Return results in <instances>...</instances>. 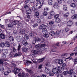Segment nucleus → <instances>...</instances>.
Segmentation results:
<instances>
[{
	"label": "nucleus",
	"instance_id": "1",
	"mask_svg": "<svg viewBox=\"0 0 77 77\" xmlns=\"http://www.w3.org/2000/svg\"><path fill=\"white\" fill-rule=\"evenodd\" d=\"M45 71L46 73L49 74V75L50 76H53L54 74H59L60 72H62V67L61 66H60L55 68H53L52 70L53 73L51 72V70H50L48 68L46 67L45 68Z\"/></svg>",
	"mask_w": 77,
	"mask_h": 77
},
{
	"label": "nucleus",
	"instance_id": "2",
	"mask_svg": "<svg viewBox=\"0 0 77 77\" xmlns=\"http://www.w3.org/2000/svg\"><path fill=\"white\" fill-rule=\"evenodd\" d=\"M46 44H40V45H35V47L38 49H40V50L42 51L45 50L47 51V49L45 48V47L46 46Z\"/></svg>",
	"mask_w": 77,
	"mask_h": 77
},
{
	"label": "nucleus",
	"instance_id": "3",
	"mask_svg": "<svg viewBox=\"0 0 77 77\" xmlns=\"http://www.w3.org/2000/svg\"><path fill=\"white\" fill-rule=\"evenodd\" d=\"M47 27V26L44 24L41 25L39 26V29H43L42 32L43 34H46L48 32V31L47 29H45Z\"/></svg>",
	"mask_w": 77,
	"mask_h": 77
},
{
	"label": "nucleus",
	"instance_id": "4",
	"mask_svg": "<svg viewBox=\"0 0 77 77\" xmlns=\"http://www.w3.org/2000/svg\"><path fill=\"white\" fill-rule=\"evenodd\" d=\"M32 52L35 54H42L44 53L43 51L40 50H39L38 51H37L32 50Z\"/></svg>",
	"mask_w": 77,
	"mask_h": 77
},
{
	"label": "nucleus",
	"instance_id": "5",
	"mask_svg": "<svg viewBox=\"0 0 77 77\" xmlns=\"http://www.w3.org/2000/svg\"><path fill=\"white\" fill-rule=\"evenodd\" d=\"M3 54L2 55V57H3L4 58H6V55L8 54V49H3L2 50Z\"/></svg>",
	"mask_w": 77,
	"mask_h": 77
},
{
	"label": "nucleus",
	"instance_id": "6",
	"mask_svg": "<svg viewBox=\"0 0 77 77\" xmlns=\"http://www.w3.org/2000/svg\"><path fill=\"white\" fill-rule=\"evenodd\" d=\"M18 76L19 77H26V76L25 75V73L24 72L19 73L18 74Z\"/></svg>",
	"mask_w": 77,
	"mask_h": 77
},
{
	"label": "nucleus",
	"instance_id": "7",
	"mask_svg": "<svg viewBox=\"0 0 77 77\" xmlns=\"http://www.w3.org/2000/svg\"><path fill=\"white\" fill-rule=\"evenodd\" d=\"M10 22L11 23H12V24H13L14 25H17V24H19V21L17 20H15L14 21H13L12 20H10Z\"/></svg>",
	"mask_w": 77,
	"mask_h": 77
},
{
	"label": "nucleus",
	"instance_id": "8",
	"mask_svg": "<svg viewBox=\"0 0 77 77\" xmlns=\"http://www.w3.org/2000/svg\"><path fill=\"white\" fill-rule=\"evenodd\" d=\"M72 25V22L71 20L68 21L67 22V26L69 27H71Z\"/></svg>",
	"mask_w": 77,
	"mask_h": 77
},
{
	"label": "nucleus",
	"instance_id": "9",
	"mask_svg": "<svg viewBox=\"0 0 77 77\" xmlns=\"http://www.w3.org/2000/svg\"><path fill=\"white\" fill-rule=\"evenodd\" d=\"M20 71V70L18 68H15L14 70H13V72H14V73L16 74L17 72H19Z\"/></svg>",
	"mask_w": 77,
	"mask_h": 77
},
{
	"label": "nucleus",
	"instance_id": "10",
	"mask_svg": "<svg viewBox=\"0 0 77 77\" xmlns=\"http://www.w3.org/2000/svg\"><path fill=\"white\" fill-rule=\"evenodd\" d=\"M70 15V14L69 12H67L65 14H63V17L67 18L69 17V16Z\"/></svg>",
	"mask_w": 77,
	"mask_h": 77
},
{
	"label": "nucleus",
	"instance_id": "11",
	"mask_svg": "<svg viewBox=\"0 0 77 77\" xmlns=\"http://www.w3.org/2000/svg\"><path fill=\"white\" fill-rule=\"evenodd\" d=\"M59 6V5L57 3H55L54 5H53V7L54 9H57Z\"/></svg>",
	"mask_w": 77,
	"mask_h": 77
},
{
	"label": "nucleus",
	"instance_id": "12",
	"mask_svg": "<svg viewBox=\"0 0 77 77\" xmlns=\"http://www.w3.org/2000/svg\"><path fill=\"white\" fill-rule=\"evenodd\" d=\"M21 45H20L19 44V45L18 46V47L17 48V50L18 51V52L17 53L18 54H20V53L22 54L21 52V51H20V48H21Z\"/></svg>",
	"mask_w": 77,
	"mask_h": 77
},
{
	"label": "nucleus",
	"instance_id": "13",
	"mask_svg": "<svg viewBox=\"0 0 77 77\" xmlns=\"http://www.w3.org/2000/svg\"><path fill=\"white\" fill-rule=\"evenodd\" d=\"M22 44L25 46H26L27 45H28V43L27 42V41L26 40H24L22 41Z\"/></svg>",
	"mask_w": 77,
	"mask_h": 77
},
{
	"label": "nucleus",
	"instance_id": "14",
	"mask_svg": "<svg viewBox=\"0 0 77 77\" xmlns=\"http://www.w3.org/2000/svg\"><path fill=\"white\" fill-rule=\"evenodd\" d=\"M21 37L20 36H17L16 38V39L17 42H20L21 40Z\"/></svg>",
	"mask_w": 77,
	"mask_h": 77
},
{
	"label": "nucleus",
	"instance_id": "15",
	"mask_svg": "<svg viewBox=\"0 0 77 77\" xmlns=\"http://www.w3.org/2000/svg\"><path fill=\"white\" fill-rule=\"evenodd\" d=\"M29 63L32 64V62L29 60L26 61L25 65L26 66H28L29 65Z\"/></svg>",
	"mask_w": 77,
	"mask_h": 77
},
{
	"label": "nucleus",
	"instance_id": "16",
	"mask_svg": "<svg viewBox=\"0 0 77 77\" xmlns=\"http://www.w3.org/2000/svg\"><path fill=\"white\" fill-rule=\"evenodd\" d=\"M22 50L23 51H24V52H26L29 50V49L27 48L23 47L22 48Z\"/></svg>",
	"mask_w": 77,
	"mask_h": 77
},
{
	"label": "nucleus",
	"instance_id": "17",
	"mask_svg": "<svg viewBox=\"0 0 77 77\" xmlns=\"http://www.w3.org/2000/svg\"><path fill=\"white\" fill-rule=\"evenodd\" d=\"M48 4L49 5H53V0H48Z\"/></svg>",
	"mask_w": 77,
	"mask_h": 77
},
{
	"label": "nucleus",
	"instance_id": "18",
	"mask_svg": "<svg viewBox=\"0 0 77 77\" xmlns=\"http://www.w3.org/2000/svg\"><path fill=\"white\" fill-rule=\"evenodd\" d=\"M34 15L37 18H39V13L38 12H35Z\"/></svg>",
	"mask_w": 77,
	"mask_h": 77
},
{
	"label": "nucleus",
	"instance_id": "19",
	"mask_svg": "<svg viewBox=\"0 0 77 77\" xmlns=\"http://www.w3.org/2000/svg\"><path fill=\"white\" fill-rule=\"evenodd\" d=\"M35 39L36 41H37L38 42H40L41 41L42 39H41L39 37H35Z\"/></svg>",
	"mask_w": 77,
	"mask_h": 77
},
{
	"label": "nucleus",
	"instance_id": "20",
	"mask_svg": "<svg viewBox=\"0 0 77 77\" xmlns=\"http://www.w3.org/2000/svg\"><path fill=\"white\" fill-rule=\"evenodd\" d=\"M5 45L7 47H10L9 42L8 41L6 42L5 43Z\"/></svg>",
	"mask_w": 77,
	"mask_h": 77
},
{
	"label": "nucleus",
	"instance_id": "21",
	"mask_svg": "<svg viewBox=\"0 0 77 77\" xmlns=\"http://www.w3.org/2000/svg\"><path fill=\"white\" fill-rule=\"evenodd\" d=\"M0 46L1 47L3 48L5 46V43L4 42H2L0 44Z\"/></svg>",
	"mask_w": 77,
	"mask_h": 77
},
{
	"label": "nucleus",
	"instance_id": "22",
	"mask_svg": "<svg viewBox=\"0 0 77 77\" xmlns=\"http://www.w3.org/2000/svg\"><path fill=\"white\" fill-rule=\"evenodd\" d=\"M49 34L50 35H51V36H54L55 35V32L54 31H51L50 32Z\"/></svg>",
	"mask_w": 77,
	"mask_h": 77
},
{
	"label": "nucleus",
	"instance_id": "23",
	"mask_svg": "<svg viewBox=\"0 0 77 77\" xmlns=\"http://www.w3.org/2000/svg\"><path fill=\"white\" fill-rule=\"evenodd\" d=\"M11 72V70H8V71L5 72H4V75H7L9 73H10Z\"/></svg>",
	"mask_w": 77,
	"mask_h": 77
},
{
	"label": "nucleus",
	"instance_id": "24",
	"mask_svg": "<svg viewBox=\"0 0 77 77\" xmlns=\"http://www.w3.org/2000/svg\"><path fill=\"white\" fill-rule=\"evenodd\" d=\"M0 37L1 38H2V39H5V34L3 33H1L0 34Z\"/></svg>",
	"mask_w": 77,
	"mask_h": 77
},
{
	"label": "nucleus",
	"instance_id": "25",
	"mask_svg": "<svg viewBox=\"0 0 77 77\" xmlns=\"http://www.w3.org/2000/svg\"><path fill=\"white\" fill-rule=\"evenodd\" d=\"M25 69L26 71H27L28 72H29L30 74H32V73H33V71H32V70H29L27 69Z\"/></svg>",
	"mask_w": 77,
	"mask_h": 77
},
{
	"label": "nucleus",
	"instance_id": "26",
	"mask_svg": "<svg viewBox=\"0 0 77 77\" xmlns=\"http://www.w3.org/2000/svg\"><path fill=\"white\" fill-rule=\"evenodd\" d=\"M28 33L29 36H32L33 35V32L32 31L29 32Z\"/></svg>",
	"mask_w": 77,
	"mask_h": 77
},
{
	"label": "nucleus",
	"instance_id": "27",
	"mask_svg": "<svg viewBox=\"0 0 77 77\" xmlns=\"http://www.w3.org/2000/svg\"><path fill=\"white\" fill-rule=\"evenodd\" d=\"M39 3L41 6H42L44 5V1H43V0H40Z\"/></svg>",
	"mask_w": 77,
	"mask_h": 77
},
{
	"label": "nucleus",
	"instance_id": "28",
	"mask_svg": "<svg viewBox=\"0 0 77 77\" xmlns=\"http://www.w3.org/2000/svg\"><path fill=\"white\" fill-rule=\"evenodd\" d=\"M45 59V57H43L42 59H38V61H39V63L40 62H42L44 60V59Z\"/></svg>",
	"mask_w": 77,
	"mask_h": 77
},
{
	"label": "nucleus",
	"instance_id": "29",
	"mask_svg": "<svg viewBox=\"0 0 77 77\" xmlns=\"http://www.w3.org/2000/svg\"><path fill=\"white\" fill-rule=\"evenodd\" d=\"M9 40L10 41H14V38L12 36H10L9 37Z\"/></svg>",
	"mask_w": 77,
	"mask_h": 77
},
{
	"label": "nucleus",
	"instance_id": "30",
	"mask_svg": "<svg viewBox=\"0 0 77 77\" xmlns=\"http://www.w3.org/2000/svg\"><path fill=\"white\" fill-rule=\"evenodd\" d=\"M20 33L21 34H25V33H26V31H25V30H24V29H22L20 31Z\"/></svg>",
	"mask_w": 77,
	"mask_h": 77
},
{
	"label": "nucleus",
	"instance_id": "31",
	"mask_svg": "<svg viewBox=\"0 0 77 77\" xmlns=\"http://www.w3.org/2000/svg\"><path fill=\"white\" fill-rule=\"evenodd\" d=\"M8 27L9 29H11L13 27V24H12V23H9L8 25Z\"/></svg>",
	"mask_w": 77,
	"mask_h": 77
},
{
	"label": "nucleus",
	"instance_id": "32",
	"mask_svg": "<svg viewBox=\"0 0 77 77\" xmlns=\"http://www.w3.org/2000/svg\"><path fill=\"white\" fill-rule=\"evenodd\" d=\"M26 13L27 14H30L32 13V10H28L26 11Z\"/></svg>",
	"mask_w": 77,
	"mask_h": 77
},
{
	"label": "nucleus",
	"instance_id": "33",
	"mask_svg": "<svg viewBox=\"0 0 77 77\" xmlns=\"http://www.w3.org/2000/svg\"><path fill=\"white\" fill-rule=\"evenodd\" d=\"M18 26L17 27L18 28H20V29H22L23 28V25L21 23L19 24Z\"/></svg>",
	"mask_w": 77,
	"mask_h": 77
},
{
	"label": "nucleus",
	"instance_id": "34",
	"mask_svg": "<svg viewBox=\"0 0 77 77\" xmlns=\"http://www.w3.org/2000/svg\"><path fill=\"white\" fill-rule=\"evenodd\" d=\"M73 71L74 70L73 69H71L68 72L69 74H72Z\"/></svg>",
	"mask_w": 77,
	"mask_h": 77
},
{
	"label": "nucleus",
	"instance_id": "35",
	"mask_svg": "<svg viewBox=\"0 0 77 77\" xmlns=\"http://www.w3.org/2000/svg\"><path fill=\"white\" fill-rule=\"evenodd\" d=\"M43 15L44 16H47V15H48V13H47L46 11H44L43 13Z\"/></svg>",
	"mask_w": 77,
	"mask_h": 77
},
{
	"label": "nucleus",
	"instance_id": "36",
	"mask_svg": "<svg viewBox=\"0 0 77 77\" xmlns=\"http://www.w3.org/2000/svg\"><path fill=\"white\" fill-rule=\"evenodd\" d=\"M63 63V60H59L58 64L59 65H62V64Z\"/></svg>",
	"mask_w": 77,
	"mask_h": 77
},
{
	"label": "nucleus",
	"instance_id": "37",
	"mask_svg": "<svg viewBox=\"0 0 77 77\" xmlns=\"http://www.w3.org/2000/svg\"><path fill=\"white\" fill-rule=\"evenodd\" d=\"M70 6L72 8H75L76 5L74 3H72L70 4Z\"/></svg>",
	"mask_w": 77,
	"mask_h": 77
},
{
	"label": "nucleus",
	"instance_id": "38",
	"mask_svg": "<svg viewBox=\"0 0 77 77\" xmlns=\"http://www.w3.org/2000/svg\"><path fill=\"white\" fill-rule=\"evenodd\" d=\"M54 23V21H51L49 22V24L50 26H53Z\"/></svg>",
	"mask_w": 77,
	"mask_h": 77
},
{
	"label": "nucleus",
	"instance_id": "39",
	"mask_svg": "<svg viewBox=\"0 0 77 77\" xmlns=\"http://www.w3.org/2000/svg\"><path fill=\"white\" fill-rule=\"evenodd\" d=\"M0 68H0V69L1 72H4L5 71V69H4V68H3V67L2 66L0 67Z\"/></svg>",
	"mask_w": 77,
	"mask_h": 77
},
{
	"label": "nucleus",
	"instance_id": "40",
	"mask_svg": "<svg viewBox=\"0 0 77 77\" xmlns=\"http://www.w3.org/2000/svg\"><path fill=\"white\" fill-rule=\"evenodd\" d=\"M72 19H74L75 18H77V15H74L72 16Z\"/></svg>",
	"mask_w": 77,
	"mask_h": 77
},
{
	"label": "nucleus",
	"instance_id": "41",
	"mask_svg": "<svg viewBox=\"0 0 77 77\" xmlns=\"http://www.w3.org/2000/svg\"><path fill=\"white\" fill-rule=\"evenodd\" d=\"M55 14V12L54 11H51L50 13V14L51 15L53 16Z\"/></svg>",
	"mask_w": 77,
	"mask_h": 77
},
{
	"label": "nucleus",
	"instance_id": "42",
	"mask_svg": "<svg viewBox=\"0 0 77 77\" xmlns=\"http://www.w3.org/2000/svg\"><path fill=\"white\" fill-rule=\"evenodd\" d=\"M37 9V7H36V6H35V5L32 7V11H35V10H36Z\"/></svg>",
	"mask_w": 77,
	"mask_h": 77
},
{
	"label": "nucleus",
	"instance_id": "43",
	"mask_svg": "<svg viewBox=\"0 0 77 77\" xmlns=\"http://www.w3.org/2000/svg\"><path fill=\"white\" fill-rule=\"evenodd\" d=\"M55 22L56 23H60V20L59 18L56 19L55 20Z\"/></svg>",
	"mask_w": 77,
	"mask_h": 77
},
{
	"label": "nucleus",
	"instance_id": "44",
	"mask_svg": "<svg viewBox=\"0 0 77 77\" xmlns=\"http://www.w3.org/2000/svg\"><path fill=\"white\" fill-rule=\"evenodd\" d=\"M63 8L64 11H66V10L67 9V6H66V5H64L63 6Z\"/></svg>",
	"mask_w": 77,
	"mask_h": 77
},
{
	"label": "nucleus",
	"instance_id": "45",
	"mask_svg": "<svg viewBox=\"0 0 77 77\" xmlns=\"http://www.w3.org/2000/svg\"><path fill=\"white\" fill-rule=\"evenodd\" d=\"M22 54H21L20 53V54H18V53H16L14 55V57H17V56H21V55Z\"/></svg>",
	"mask_w": 77,
	"mask_h": 77
},
{
	"label": "nucleus",
	"instance_id": "46",
	"mask_svg": "<svg viewBox=\"0 0 77 77\" xmlns=\"http://www.w3.org/2000/svg\"><path fill=\"white\" fill-rule=\"evenodd\" d=\"M25 39H29V35H25Z\"/></svg>",
	"mask_w": 77,
	"mask_h": 77
},
{
	"label": "nucleus",
	"instance_id": "47",
	"mask_svg": "<svg viewBox=\"0 0 77 77\" xmlns=\"http://www.w3.org/2000/svg\"><path fill=\"white\" fill-rule=\"evenodd\" d=\"M59 16V14H56L54 16V18L55 19H57Z\"/></svg>",
	"mask_w": 77,
	"mask_h": 77
},
{
	"label": "nucleus",
	"instance_id": "48",
	"mask_svg": "<svg viewBox=\"0 0 77 77\" xmlns=\"http://www.w3.org/2000/svg\"><path fill=\"white\" fill-rule=\"evenodd\" d=\"M45 65L47 67H49V66H50L51 65L50 64V63H47L45 64Z\"/></svg>",
	"mask_w": 77,
	"mask_h": 77
},
{
	"label": "nucleus",
	"instance_id": "49",
	"mask_svg": "<svg viewBox=\"0 0 77 77\" xmlns=\"http://www.w3.org/2000/svg\"><path fill=\"white\" fill-rule=\"evenodd\" d=\"M71 13L72 14H74L75 13V10L74 8H72L71 10Z\"/></svg>",
	"mask_w": 77,
	"mask_h": 77
},
{
	"label": "nucleus",
	"instance_id": "50",
	"mask_svg": "<svg viewBox=\"0 0 77 77\" xmlns=\"http://www.w3.org/2000/svg\"><path fill=\"white\" fill-rule=\"evenodd\" d=\"M31 60L32 62H33V63H35V64H38V62H36V61H35V60L33 59V60L32 59H31Z\"/></svg>",
	"mask_w": 77,
	"mask_h": 77
},
{
	"label": "nucleus",
	"instance_id": "51",
	"mask_svg": "<svg viewBox=\"0 0 77 77\" xmlns=\"http://www.w3.org/2000/svg\"><path fill=\"white\" fill-rule=\"evenodd\" d=\"M10 56L11 57H13L14 56V53L12 52H11L10 53Z\"/></svg>",
	"mask_w": 77,
	"mask_h": 77
},
{
	"label": "nucleus",
	"instance_id": "52",
	"mask_svg": "<svg viewBox=\"0 0 77 77\" xmlns=\"http://www.w3.org/2000/svg\"><path fill=\"white\" fill-rule=\"evenodd\" d=\"M0 27L1 28V29H5V26L1 24H0Z\"/></svg>",
	"mask_w": 77,
	"mask_h": 77
},
{
	"label": "nucleus",
	"instance_id": "53",
	"mask_svg": "<svg viewBox=\"0 0 77 77\" xmlns=\"http://www.w3.org/2000/svg\"><path fill=\"white\" fill-rule=\"evenodd\" d=\"M38 26V23H35L32 26L33 27L35 28L36 27H37Z\"/></svg>",
	"mask_w": 77,
	"mask_h": 77
},
{
	"label": "nucleus",
	"instance_id": "54",
	"mask_svg": "<svg viewBox=\"0 0 77 77\" xmlns=\"http://www.w3.org/2000/svg\"><path fill=\"white\" fill-rule=\"evenodd\" d=\"M37 22L38 23H41V19H38L37 20Z\"/></svg>",
	"mask_w": 77,
	"mask_h": 77
},
{
	"label": "nucleus",
	"instance_id": "55",
	"mask_svg": "<svg viewBox=\"0 0 77 77\" xmlns=\"http://www.w3.org/2000/svg\"><path fill=\"white\" fill-rule=\"evenodd\" d=\"M41 42L42 43H44L45 42V40L44 38H42Z\"/></svg>",
	"mask_w": 77,
	"mask_h": 77
},
{
	"label": "nucleus",
	"instance_id": "56",
	"mask_svg": "<svg viewBox=\"0 0 77 77\" xmlns=\"http://www.w3.org/2000/svg\"><path fill=\"white\" fill-rule=\"evenodd\" d=\"M68 71H64L63 72V74L64 75H66V74H68Z\"/></svg>",
	"mask_w": 77,
	"mask_h": 77
},
{
	"label": "nucleus",
	"instance_id": "57",
	"mask_svg": "<svg viewBox=\"0 0 77 77\" xmlns=\"http://www.w3.org/2000/svg\"><path fill=\"white\" fill-rule=\"evenodd\" d=\"M44 36L45 38H48L49 37V35L48 34H45L44 35Z\"/></svg>",
	"mask_w": 77,
	"mask_h": 77
},
{
	"label": "nucleus",
	"instance_id": "58",
	"mask_svg": "<svg viewBox=\"0 0 77 77\" xmlns=\"http://www.w3.org/2000/svg\"><path fill=\"white\" fill-rule=\"evenodd\" d=\"M60 31L58 30L56 32V34L57 35H59V34H60Z\"/></svg>",
	"mask_w": 77,
	"mask_h": 77
},
{
	"label": "nucleus",
	"instance_id": "59",
	"mask_svg": "<svg viewBox=\"0 0 77 77\" xmlns=\"http://www.w3.org/2000/svg\"><path fill=\"white\" fill-rule=\"evenodd\" d=\"M57 2L59 4H61V3H62V0H57Z\"/></svg>",
	"mask_w": 77,
	"mask_h": 77
},
{
	"label": "nucleus",
	"instance_id": "60",
	"mask_svg": "<svg viewBox=\"0 0 77 77\" xmlns=\"http://www.w3.org/2000/svg\"><path fill=\"white\" fill-rule=\"evenodd\" d=\"M63 22H61V23H59L58 24V26L59 27H61L63 25Z\"/></svg>",
	"mask_w": 77,
	"mask_h": 77
},
{
	"label": "nucleus",
	"instance_id": "61",
	"mask_svg": "<svg viewBox=\"0 0 77 77\" xmlns=\"http://www.w3.org/2000/svg\"><path fill=\"white\" fill-rule=\"evenodd\" d=\"M75 75H76V74L75 73L74 75H70V77H77Z\"/></svg>",
	"mask_w": 77,
	"mask_h": 77
},
{
	"label": "nucleus",
	"instance_id": "62",
	"mask_svg": "<svg viewBox=\"0 0 77 77\" xmlns=\"http://www.w3.org/2000/svg\"><path fill=\"white\" fill-rule=\"evenodd\" d=\"M0 64H3V60L0 59Z\"/></svg>",
	"mask_w": 77,
	"mask_h": 77
},
{
	"label": "nucleus",
	"instance_id": "63",
	"mask_svg": "<svg viewBox=\"0 0 77 77\" xmlns=\"http://www.w3.org/2000/svg\"><path fill=\"white\" fill-rule=\"evenodd\" d=\"M57 77H63V76L61 74H59L57 75Z\"/></svg>",
	"mask_w": 77,
	"mask_h": 77
},
{
	"label": "nucleus",
	"instance_id": "64",
	"mask_svg": "<svg viewBox=\"0 0 77 77\" xmlns=\"http://www.w3.org/2000/svg\"><path fill=\"white\" fill-rule=\"evenodd\" d=\"M74 60L75 62V64H76V63H77V57L74 59Z\"/></svg>",
	"mask_w": 77,
	"mask_h": 77
}]
</instances>
